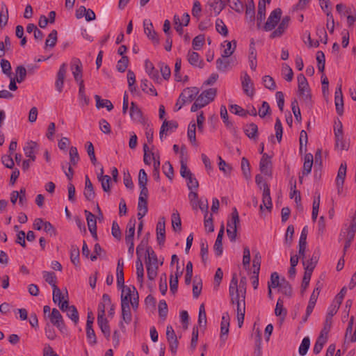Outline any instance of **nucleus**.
Wrapping results in <instances>:
<instances>
[{
	"instance_id": "5",
	"label": "nucleus",
	"mask_w": 356,
	"mask_h": 356,
	"mask_svg": "<svg viewBox=\"0 0 356 356\" xmlns=\"http://www.w3.org/2000/svg\"><path fill=\"white\" fill-rule=\"evenodd\" d=\"M320 6L322 10L326 13L327 17L326 26L330 33L334 30V20L330 8V0H319Z\"/></svg>"
},
{
	"instance_id": "36",
	"label": "nucleus",
	"mask_w": 356,
	"mask_h": 356,
	"mask_svg": "<svg viewBox=\"0 0 356 356\" xmlns=\"http://www.w3.org/2000/svg\"><path fill=\"white\" fill-rule=\"evenodd\" d=\"M136 219L131 218L127 225L125 240H134L135 234Z\"/></svg>"
},
{
	"instance_id": "20",
	"label": "nucleus",
	"mask_w": 356,
	"mask_h": 356,
	"mask_svg": "<svg viewBox=\"0 0 356 356\" xmlns=\"http://www.w3.org/2000/svg\"><path fill=\"white\" fill-rule=\"evenodd\" d=\"M83 195L88 201H92L95 197V193L94 191L93 185L88 175H86L85 189Z\"/></svg>"
},
{
	"instance_id": "26",
	"label": "nucleus",
	"mask_w": 356,
	"mask_h": 356,
	"mask_svg": "<svg viewBox=\"0 0 356 356\" xmlns=\"http://www.w3.org/2000/svg\"><path fill=\"white\" fill-rule=\"evenodd\" d=\"M245 16L253 22L255 19V5L253 0H247L245 5Z\"/></svg>"
},
{
	"instance_id": "43",
	"label": "nucleus",
	"mask_w": 356,
	"mask_h": 356,
	"mask_svg": "<svg viewBox=\"0 0 356 356\" xmlns=\"http://www.w3.org/2000/svg\"><path fill=\"white\" fill-rule=\"evenodd\" d=\"M15 72L16 77L15 79H16V81L19 83L23 82L26 76V69L22 65H19L16 67Z\"/></svg>"
},
{
	"instance_id": "46",
	"label": "nucleus",
	"mask_w": 356,
	"mask_h": 356,
	"mask_svg": "<svg viewBox=\"0 0 356 356\" xmlns=\"http://www.w3.org/2000/svg\"><path fill=\"white\" fill-rule=\"evenodd\" d=\"M57 35L58 33L56 30L54 29L51 31L45 41V48L47 47L53 48L56 45L57 42Z\"/></svg>"
},
{
	"instance_id": "6",
	"label": "nucleus",
	"mask_w": 356,
	"mask_h": 356,
	"mask_svg": "<svg viewBox=\"0 0 356 356\" xmlns=\"http://www.w3.org/2000/svg\"><path fill=\"white\" fill-rule=\"evenodd\" d=\"M217 90L216 88H209L204 90L199 96H197L195 100L200 103L202 107L209 104L212 102L216 96Z\"/></svg>"
},
{
	"instance_id": "53",
	"label": "nucleus",
	"mask_w": 356,
	"mask_h": 356,
	"mask_svg": "<svg viewBox=\"0 0 356 356\" xmlns=\"http://www.w3.org/2000/svg\"><path fill=\"white\" fill-rule=\"evenodd\" d=\"M261 256L259 252H257L253 258L252 266L254 268L253 274H259L261 266Z\"/></svg>"
},
{
	"instance_id": "49",
	"label": "nucleus",
	"mask_w": 356,
	"mask_h": 356,
	"mask_svg": "<svg viewBox=\"0 0 356 356\" xmlns=\"http://www.w3.org/2000/svg\"><path fill=\"white\" fill-rule=\"evenodd\" d=\"M86 149L87 151V153L90 157V159L92 162V163L95 165L97 163V158L95 156V149L92 143L91 142H87L86 143Z\"/></svg>"
},
{
	"instance_id": "17",
	"label": "nucleus",
	"mask_w": 356,
	"mask_h": 356,
	"mask_svg": "<svg viewBox=\"0 0 356 356\" xmlns=\"http://www.w3.org/2000/svg\"><path fill=\"white\" fill-rule=\"evenodd\" d=\"M346 163L343 161L340 165L336 179V185L339 192H340V190L343 188L344 180L346 176Z\"/></svg>"
},
{
	"instance_id": "16",
	"label": "nucleus",
	"mask_w": 356,
	"mask_h": 356,
	"mask_svg": "<svg viewBox=\"0 0 356 356\" xmlns=\"http://www.w3.org/2000/svg\"><path fill=\"white\" fill-rule=\"evenodd\" d=\"M270 0H259L258 3V11L257 15V27L259 29L261 24L266 17V3H270Z\"/></svg>"
},
{
	"instance_id": "12",
	"label": "nucleus",
	"mask_w": 356,
	"mask_h": 356,
	"mask_svg": "<svg viewBox=\"0 0 356 356\" xmlns=\"http://www.w3.org/2000/svg\"><path fill=\"white\" fill-rule=\"evenodd\" d=\"M165 218L161 217L156 225V239L159 245H163L165 241Z\"/></svg>"
},
{
	"instance_id": "63",
	"label": "nucleus",
	"mask_w": 356,
	"mask_h": 356,
	"mask_svg": "<svg viewBox=\"0 0 356 356\" xmlns=\"http://www.w3.org/2000/svg\"><path fill=\"white\" fill-rule=\"evenodd\" d=\"M229 3V7L237 13H241L243 9V6L240 0H226Z\"/></svg>"
},
{
	"instance_id": "37",
	"label": "nucleus",
	"mask_w": 356,
	"mask_h": 356,
	"mask_svg": "<svg viewBox=\"0 0 356 356\" xmlns=\"http://www.w3.org/2000/svg\"><path fill=\"white\" fill-rule=\"evenodd\" d=\"M140 88L143 92L147 94H151L154 96H157V92L154 86L148 81L147 79H143L141 81Z\"/></svg>"
},
{
	"instance_id": "3",
	"label": "nucleus",
	"mask_w": 356,
	"mask_h": 356,
	"mask_svg": "<svg viewBox=\"0 0 356 356\" xmlns=\"http://www.w3.org/2000/svg\"><path fill=\"white\" fill-rule=\"evenodd\" d=\"M229 295L230 297L231 304H238V302H243L241 296V292L238 287V278L236 273H233L232 277L229 286Z\"/></svg>"
},
{
	"instance_id": "54",
	"label": "nucleus",
	"mask_w": 356,
	"mask_h": 356,
	"mask_svg": "<svg viewBox=\"0 0 356 356\" xmlns=\"http://www.w3.org/2000/svg\"><path fill=\"white\" fill-rule=\"evenodd\" d=\"M43 277L45 280V281L49 284L52 288L54 289V286H57L56 283V276L54 272H43Z\"/></svg>"
},
{
	"instance_id": "7",
	"label": "nucleus",
	"mask_w": 356,
	"mask_h": 356,
	"mask_svg": "<svg viewBox=\"0 0 356 356\" xmlns=\"http://www.w3.org/2000/svg\"><path fill=\"white\" fill-rule=\"evenodd\" d=\"M129 115L132 120L136 122L142 124L144 126L147 123V120L143 117L142 111L134 102H131Z\"/></svg>"
},
{
	"instance_id": "34",
	"label": "nucleus",
	"mask_w": 356,
	"mask_h": 356,
	"mask_svg": "<svg viewBox=\"0 0 356 356\" xmlns=\"http://www.w3.org/2000/svg\"><path fill=\"white\" fill-rule=\"evenodd\" d=\"M95 99L96 100V107L97 108L106 107L108 111L113 108V105L110 100L103 99L98 95H95Z\"/></svg>"
},
{
	"instance_id": "47",
	"label": "nucleus",
	"mask_w": 356,
	"mask_h": 356,
	"mask_svg": "<svg viewBox=\"0 0 356 356\" xmlns=\"http://www.w3.org/2000/svg\"><path fill=\"white\" fill-rule=\"evenodd\" d=\"M241 167L243 176L245 177V179H248L251 175L250 165L249 161L245 157L242 158Z\"/></svg>"
},
{
	"instance_id": "38",
	"label": "nucleus",
	"mask_w": 356,
	"mask_h": 356,
	"mask_svg": "<svg viewBox=\"0 0 356 356\" xmlns=\"http://www.w3.org/2000/svg\"><path fill=\"white\" fill-rule=\"evenodd\" d=\"M146 252L147 253V257L145 260L146 265H153L157 266L158 258L154 251L152 249L151 247L147 246Z\"/></svg>"
},
{
	"instance_id": "33",
	"label": "nucleus",
	"mask_w": 356,
	"mask_h": 356,
	"mask_svg": "<svg viewBox=\"0 0 356 356\" xmlns=\"http://www.w3.org/2000/svg\"><path fill=\"white\" fill-rule=\"evenodd\" d=\"M145 70L149 76L154 81H158L159 79V74L158 71L154 68L153 64L149 60H146L145 63Z\"/></svg>"
},
{
	"instance_id": "2",
	"label": "nucleus",
	"mask_w": 356,
	"mask_h": 356,
	"mask_svg": "<svg viewBox=\"0 0 356 356\" xmlns=\"http://www.w3.org/2000/svg\"><path fill=\"white\" fill-rule=\"evenodd\" d=\"M298 86L300 96L302 98L306 105L309 107L312 106V95L307 79L302 74L298 77Z\"/></svg>"
},
{
	"instance_id": "58",
	"label": "nucleus",
	"mask_w": 356,
	"mask_h": 356,
	"mask_svg": "<svg viewBox=\"0 0 356 356\" xmlns=\"http://www.w3.org/2000/svg\"><path fill=\"white\" fill-rule=\"evenodd\" d=\"M216 31L223 36H227L228 34V29L223 22V21L220 19H217L216 22Z\"/></svg>"
},
{
	"instance_id": "44",
	"label": "nucleus",
	"mask_w": 356,
	"mask_h": 356,
	"mask_svg": "<svg viewBox=\"0 0 356 356\" xmlns=\"http://www.w3.org/2000/svg\"><path fill=\"white\" fill-rule=\"evenodd\" d=\"M327 338L326 336L320 335L318 337V339L314 344V346L313 348L314 353L318 354L321 351L324 344L327 341Z\"/></svg>"
},
{
	"instance_id": "57",
	"label": "nucleus",
	"mask_w": 356,
	"mask_h": 356,
	"mask_svg": "<svg viewBox=\"0 0 356 356\" xmlns=\"http://www.w3.org/2000/svg\"><path fill=\"white\" fill-rule=\"evenodd\" d=\"M205 38L204 35H198L193 40V48L195 50H200L204 44Z\"/></svg>"
},
{
	"instance_id": "4",
	"label": "nucleus",
	"mask_w": 356,
	"mask_h": 356,
	"mask_svg": "<svg viewBox=\"0 0 356 356\" xmlns=\"http://www.w3.org/2000/svg\"><path fill=\"white\" fill-rule=\"evenodd\" d=\"M200 90L197 87H191L185 88L180 94V99H181V104L176 109L179 111L181 107L186 103H191L196 99Z\"/></svg>"
},
{
	"instance_id": "8",
	"label": "nucleus",
	"mask_w": 356,
	"mask_h": 356,
	"mask_svg": "<svg viewBox=\"0 0 356 356\" xmlns=\"http://www.w3.org/2000/svg\"><path fill=\"white\" fill-rule=\"evenodd\" d=\"M49 317L50 322L53 325L56 326L60 332H63V330H65L64 320L60 312L57 309L54 308Z\"/></svg>"
},
{
	"instance_id": "9",
	"label": "nucleus",
	"mask_w": 356,
	"mask_h": 356,
	"mask_svg": "<svg viewBox=\"0 0 356 356\" xmlns=\"http://www.w3.org/2000/svg\"><path fill=\"white\" fill-rule=\"evenodd\" d=\"M264 191L262 195V204L260 205L259 209L260 211L262 212L264 209V207L266 208V209L270 212L273 207L272 200L270 193V188L267 183L263 184Z\"/></svg>"
},
{
	"instance_id": "41",
	"label": "nucleus",
	"mask_w": 356,
	"mask_h": 356,
	"mask_svg": "<svg viewBox=\"0 0 356 356\" xmlns=\"http://www.w3.org/2000/svg\"><path fill=\"white\" fill-rule=\"evenodd\" d=\"M79 248L76 245H72L70 247V259L76 266L79 265Z\"/></svg>"
},
{
	"instance_id": "45",
	"label": "nucleus",
	"mask_w": 356,
	"mask_h": 356,
	"mask_svg": "<svg viewBox=\"0 0 356 356\" xmlns=\"http://www.w3.org/2000/svg\"><path fill=\"white\" fill-rule=\"evenodd\" d=\"M275 314L277 316H282L283 318H284L287 314L286 309L284 307L283 300L281 298L277 300L275 309Z\"/></svg>"
},
{
	"instance_id": "61",
	"label": "nucleus",
	"mask_w": 356,
	"mask_h": 356,
	"mask_svg": "<svg viewBox=\"0 0 356 356\" xmlns=\"http://www.w3.org/2000/svg\"><path fill=\"white\" fill-rule=\"evenodd\" d=\"M291 109L296 120L298 122H300L302 120L300 110L298 106V101L296 99L291 102Z\"/></svg>"
},
{
	"instance_id": "60",
	"label": "nucleus",
	"mask_w": 356,
	"mask_h": 356,
	"mask_svg": "<svg viewBox=\"0 0 356 356\" xmlns=\"http://www.w3.org/2000/svg\"><path fill=\"white\" fill-rule=\"evenodd\" d=\"M310 339L308 337H305L299 347V354L302 356L305 355L309 348Z\"/></svg>"
},
{
	"instance_id": "13",
	"label": "nucleus",
	"mask_w": 356,
	"mask_h": 356,
	"mask_svg": "<svg viewBox=\"0 0 356 356\" xmlns=\"http://www.w3.org/2000/svg\"><path fill=\"white\" fill-rule=\"evenodd\" d=\"M66 73H67V64L64 63L60 66L58 72H57L56 81L55 83L56 90L59 92H61L63 91L64 80L65 78Z\"/></svg>"
},
{
	"instance_id": "39",
	"label": "nucleus",
	"mask_w": 356,
	"mask_h": 356,
	"mask_svg": "<svg viewBox=\"0 0 356 356\" xmlns=\"http://www.w3.org/2000/svg\"><path fill=\"white\" fill-rule=\"evenodd\" d=\"M89 231L97 229L96 216L88 210L84 211Z\"/></svg>"
},
{
	"instance_id": "30",
	"label": "nucleus",
	"mask_w": 356,
	"mask_h": 356,
	"mask_svg": "<svg viewBox=\"0 0 356 356\" xmlns=\"http://www.w3.org/2000/svg\"><path fill=\"white\" fill-rule=\"evenodd\" d=\"M79 99L80 102V104L82 106H88L90 103L89 97L86 95L85 92V86L83 81H81L79 83Z\"/></svg>"
},
{
	"instance_id": "55",
	"label": "nucleus",
	"mask_w": 356,
	"mask_h": 356,
	"mask_svg": "<svg viewBox=\"0 0 356 356\" xmlns=\"http://www.w3.org/2000/svg\"><path fill=\"white\" fill-rule=\"evenodd\" d=\"M209 246L206 240H202L200 243V254L203 263H206L208 259Z\"/></svg>"
},
{
	"instance_id": "18",
	"label": "nucleus",
	"mask_w": 356,
	"mask_h": 356,
	"mask_svg": "<svg viewBox=\"0 0 356 356\" xmlns=\"http://www.w3.org/2000/svg\"><path fill=\"white\" fill-rule=\"evenodd\" d=\"M242 87L244 92L249 97H252L254 93L253 83L250 76L245 72L242 79Z\"/></svg>"
},
{
	"instance_id": "22",
	"label": "nucleus",
	"mask_w": 356,
	"mask_h": 356,
	"mask_svg": "<svg viewBox=\"0 0 356 356\" xmlns=\"http://www.w3.org/2000/svg\"><path fill=\"white\" fill-rule=\"evenodd\" d=\"M178 127V123L176 121H168L165 120L163 122V124L161 125L160 132H159V137L160 139L162 140L163 134L166 133L167 131L170 130H175Z\"/></svg>"
},
{
	"instance_id": "27",
	"label": "nucleus",
	"mask_w": 356,
	"mask_h": 356,
	"mask_svg": "<svg viewBox=\"0 0 356 356\" xmlns=\"http://www.w3.org/2000/svg\"><path fill=\"white\" fill-rule=\"evenodd\" d=\"M314 157L311 153L306 154L305 156V162L303 164L302 175H307L311 172Z\"/></svg>"
},
{
	"instance_id": "24",
	"label": "nucleus",
	"mask_w": 356,
	"mask_h": 356,
	"mask_svg": "<svg viewBox=\"0 0 356 356\" xmlns=\"http://www.w3.org/2000/svg\"><path fill=\"white\" fill-rule=\"evenodd\" d=\"M231 62L229 57H221L216 60V68L220 72H226L230 68Z\"/></svg>"
},
{
	"instance_id": "21",
	"label": "nucleus",
	"mask_w": 356,
	"mask_h": 356,
	"mask_svg": "<svg viewBox=\"0 0 356 356\" xmlns=\"http://www.w3.org/2000/svg\"><path fill=\"white\" fill-rule=\"evenodd\" d=\"M144 31L147 36L150 39L154 44H158L159 43V39L156 31L152 29V24L151 22L147 23L144 22Z\"/></svg>"
},
{
	"instance_id": "31",
	"label": "nucleus",
	"mask_w": 356,
	"mask_h": 356,
	"mask_svg": "<svg viewBox=\"0 0 356 356\" xmlns=\"http://www.w3.org/2000/svg\"><path fill=\"white\" fill-rule=\"evenodd\" d=\"M244 132L249 138L255 139L257 137L258 127L254 123L248 124L244 127Z\"/></svg>"
},
{
	"instance_id": "19",
	"label": "nucleus",
	"mask_w": 356,
	"mask_h": 356,
	"mask_svg": "<svg viewBox=\"0 0 356 356\" xmlns=\"http://www.w3.org/2000/svg\"><path fill=\"white\" fill-rule=\"evenodd\" d=\"M229 327V316L228 313L222 315V321L220 325V339L225 341L227 337Z\"/></svg>"
},
{
	"instance_id": "32",
	"label": "nucleus",
	"mask_w": 356,
	"mask_h": 356,
	"mask_svg": "<svg viewBox=\"0 0 356 356\" xmlns=\"http://www.w3.org/2000/svg\"><path fill=\"white\" fill-rule=\"evenodd\" d=\"M97 323L105 337L108 339L111 335V330L107 319L106 318H97Z\"/></svg>"
},
{
	"instance_id": "50",
	"label": "nucleus",
	"mask_w": 356,
	"mask_h": 356,
	"mask_svg": "<svg viewBox=\"0 0 356 356\" xmlns=\"http://www.w3.org/2000/svg\"><path fill=\"white\" fill-rule=\"evenodd\" d=\"M216 15H218L225 7L226 0H215L210 4Z\"/></svg>"
},
{
	"instance_id": "48",
	"label": "nucleus",
	"mask_w": 356,
	"mask_h": 356,
	"mask_svg": "<svg viewBox=\"0 0 356 356\" xmlns=\"http://www.w3.org/2000/svg\"><path fill=\"white\" fill-rule=\"evenodd\" d=\"M281 292L286 296L291 297L293 293L291 285L289 282L283 280L279 286Z\"/></svg>"
},
{
	"instance_id": "10",
	"label": "nucleus",
	"mask_w": 356,
	"mask_h": 356,
	"mask_svg": "<svg viewBox=\"0 0 356 356\" xmlns=\"http://www.w3.org/2000/svg\"><path fill=\"white\" fill-rule=\"evenodd\" d=\"M259 170L266 175H272L271 157L268 154H263L259 162Z\"/></svg>"
},
{
	"instance_id": "59",
	"label": "nucleus",
	"mask_w": 356,
	"mask_h": 356,
	"mask_svg": "<svg viewBox=\"0 0 356 356\" xmlns=\"http://www.w3.org/2000/svg\"><path fill=\"white\" fill-rule=\"evenodd\" d=\"M172 226L175 231H181V218L177 212L173 213L172 215Z\"/></svg>"
},
{
	"instance_id": "11",
	"label": "nucleus",
	"mask_w": 356,
	"mask_h": 356,
	"mask_svg": "<svg viewBox=\"0 0 356 356\" xmlns=\"http://www.w3.org/2000/svg\"><path fill=\"white\" fill-rule=\"evenodd\" d=\"M71 70L74 78L79 83L83 81L82 79V63L79 58H73L71 62Z\"/></svg>"
},
{
	"instance_id": "28",
	"label": "nucleus",
	"mask_w": 356,
	"mask_h": 356,
	"mask_svg": "<svg viewBox=\"0 0 356 356\" xmlns=\"http://www.w3.org/2000/svg\"><path fill=\"white\" fill-rule=\"evenodd\" d=\"M138 220H141L147 213V201L145 200H143L142 197H139L138 203Z\"/></svg>"
},
{
	"instance_id": "62",
	"label": "nucleus",
	"mask_w": 356,
	"mask_h": 356,
	"mask_svg": "<svg viewBox=\"0 0 356 356\" xmlns=\"http://www.w3.org/2000/svg\"><path fill=\"white\" fill-rule=\"evenodd\" d=\"M263 83L264 86L271 90H274L276 88L275 82L273 77L268 75H266L262 78Z\"/></svg>"
},
{
	"instance_id": "35",
	"label": "nucleus",
	"mask_w": 356,
	"mask_h": 356,
	"mask_svg": "<svg viewBox=\"0 0 356 356\" xmlns=\"http://www.w3.org/2000/svg\"><path fill=\"white\" fill-rule=\"evenodd\" d=\"M239 222H240L239 215L237 211V209L234 207L233 209V211L232 213V218H231V220H229L227 221V228H230V229H233L235 227L236 229H237Z\"/></svg>"
},
{
	"instance_id": "40",
	"label": "nucleus",
	"mask_w": 356,
	"mask_h": 356,
	"mask_svg": "<svg viewBox=\"0 0 356 356\" xmlns=\"http://www.w3.org/2000/svg\"><path fill=\"white\" fill-rule=\"evenodd\" d=\"M131 287L125 286L122 289L121 294V306L129 305V301L131 300Z\"/></svg>"
},
{
	"instance_id": "14",
	"label": "nucleus",
	"mask_w": 356,
	"mask_h": 356,
	"mask_svg": "<svg viewBox=\"0 0 356 356\" xmlns=\"http://www.w3.org/2000/svg\"><path fill=\"white\" fill-rule=\"evenodd\" d=\"M248 60H249L250 67L251 70L253 71H255L257 69V51L255 49L254 40L253 38H252L250 40Z\"/></svg>"
},
{
	"instance_id": "23",
	"label": "nucleus",
	"mask_w": 356,
	"mask_h": 356,
	"mask_svg": "<svg viewBox=\"0 0 356 356\" xmlns=\"http://www.w3.org/2000/svg\"><path fill=\"white\" fill-rule=\"evenodd\" d=\"M224 43H226V45L222 44L225 49L222 52V57H230L233 53L234 52L236 48V41L233 40L232 41H225Z\"/></svg>"
},
{
	"instance_id": "42",
	"label": "nucleus",
	"mask_w": 356,
	"mask_h": 356,
	"mask_svg": "<svg viewBox=\"0 0 356 356\" xmlns=\"http://www.w3.org/2000/svg\"><path fill=\"white\" fill-rule=\"evenodd\" d=\"M67 317L70 318L74 325H77L79 321V312L74 305H71L70 308L65 312Z\"/></svg>"
},
{
	"instance_id": "15",
	"label": "nucleus",
	"mask_w": 356,
	"mask_h": 356,
	"mask_svg": "<svg viewBox=\"0 0 356 356\" xmlns=\"http://www.w3.org/2000/svg\"><path fill=\"white\" fill-rule=\"evenodd\" d=\"M38 150V145L36 142L29 141L24 147V152L26 156L29 157L31 161H34L35 160V153Z\"/></svg>"
},
{
	"instance_id": "1",
	"label": "nucleus",
	"mask_w": 356,
	"mask_h": 356,
	"mask_svg": "<svg viewBox=\"0 0 356 356\" xmlns=\"http://www.w3.org/2000/svg\"><path fill=\"white\" fill-rule=\"evenodd\" d=\"M282 13L280 8H275L270 13L266 22L263 26L265 31H270L275 29L270 35V38L272 39L280 38L289 26L290 17L286 15L281 19Z\"/></svg>"
},
{
	"instance_id": "29",
	"label": "nucleus",
	"mask_w": 356,
	"mask_h": 356,
	"mask_svg": "<svg viewBox=\"0 0 356 356\" xmlns=\"http://www.w3.org/2000/svg\"><path fill=\"white\" fill-rule=\"evenodd\" d=\"M319 259L318 253H316V252L313 254L312 258L307 261V264L305 261H302V264L304 266L306 265L305 267V270H307L308 272H311L312 273L314 269L315 268L318 261Z\"/></svg>"
},
{
	"instance_id": "25",
	"label": "nucleus",
	"mask_w": 356,
	"mask_h": 356,
	"mask_svg": "<svg viewBox=\"0 0 356 356\" xmlns=\"http://www.w3.org/2000/svg\"><path fill=\"white\" fill-rule=\"evenodd\" d=\"M188 60L191 65L195 67L202 68L204 66V62L200 59V55L197 52L189 51L188 54Z\"/></svg>"
},
{
	"instance_id": "51",
	"label": "nucleus",
	"mask_w": 356,
	"mask_h": 356,
	"mask_svg": "<svg viewBox=\"0 0 356 356\" xmlns=\"http://www.w3.org/2000/svg\"><path fill=\"white\" fill-rule=\"evenodd\" d=\"M122 309V318L123 321L129 324L131 321V313L129 305L121 306Z\"/></svg>"
},
{
	"instance_id": "56",
	"label": "nucleus",
	"mask_w": 356,
	"mask_h": 356,
	"mask_svg": "<svg viewBox=\"0 0 356 356\" xmlns=\"http://www.w3.org/2000/svg\"><path fill=\"white\" fill-rule=\"evenodd\" d=\"M335 137V145L341 150H348L349 148V143L343 139V136H334Z\"/></svg>"
},
{
	"instance_id": "52",
	"label": "nucleus",
	"mask_w": 356,
	"mask_h": 356,
	"mask_svg": "<svg viewBox=\"0 0 356 356\" xmlns=\"http://www.w3.org/2000/svg\"><path fill=\"white\" fill-rule=\"evenodd\" d=\"M80 158L76 147H71L70 149V165H76L79 162Z\"/></svg>"
},
{
	"instance_id": "64",
	"label": "nucleus",
	"mask_w": 356,
	"mask_h": 356,
	"mask_svg": "<svg viewBox=\"0 0 356 356\" xmlns=\"http://www.w3.org/2000/svg\"><path fill=\"white\" fill-rule=\"evenodd\" d=\"M64 300V294L61 292L58 286H54L53 289V301L56 304L60 303Z\"/></svg>"
}]
</instances>
